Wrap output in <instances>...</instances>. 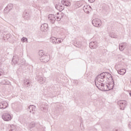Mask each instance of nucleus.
Listing matches in <instances>:
<instances>
[{"instance_id":"nucleus-11","label":"nucleus","mask_w":131,"mask_h":131,"mask_svg":"<svg viewBox=\"0 0 131 131\" xmlns=\"http://www.w3.org/2000/svg\"><path fill=\"white\" fill-rule=\"evenodd\" d=\"M83 10L86 14L90 13V10H91V7L89 5H85L83 7Z\"/></svg>"},{"instance_id":"nucleus-4","label":"nucleus","mask_w":131,"mask_h":131,"mask_svg":"<svg viewBox=\"0 0 131 131\" xmlns=\"http://www.w3.org/2000/svg\"><path fill=\"white\" fill-rule=\"evenodd\" d=\"M104 78H105V73H102L97 76L96 78V80L103 82L104 81Z\"/></svg>"},{"instance_id":"nucleus-26","label":"nucleus","mask_w":131,"mask_h":131,"mask_svg":"<svg viewBox=\"0 0 131 131\" xmlns=\"http://www.w3.org/2000/svg\"><path fill=\"white\" fill-rule=\"evenodd\" d=\"M10 131H16V127L14 125H11Z\"/></svg>"},{"instance_id":"nucleus-12","label":"nucleus","mask_w":131,"mask_h":131,"mask_svg":"<svg viewBox=\"0 0 131 131\" xmlns=\"http://www.w3.org/2000/svg\"><path fill=\"white\" fill-rule=\"evenodd\" d=\"M13 9V5L12 4H8L7 7L5 8L4 11L6 12V13H9L10 10Z\"/></svg>"},{"instance_id":"nucleus-22","label":"nucleus","mask_w":131,"mask_h":131,"mask_svg":"<svg viewBox=\"0 0 131 131\" xmlns=\"http://www.w3.org/2000/svg\"><path fill=\"white\" fill-rule=\"evenodd\" d=\"M23 16L24 17V18L25 19H26L27 20H29V13H27V12H25Z\"/></svg>"},{"instance_id":"nucleus-32","label":"nucleus","mask_w":131,"mask_h":131,"mask_svg":"<svg viewBox=\"0 0 131 131\" xmlns=\"http://www.w3.org/2000/svg\"><path fill=\"white\" fill-rule=\"evenodd\" d=\"M55 18H56V20L57 21H60V20H61L60 17L59 16H58V15H56V16H55Z\"/></svg>"},{"instance_id":"nucleus-30","label":"nucleus","mask_w":131,"mask_h":131,"mask_svg":"<svg viewBox=\"0 0 131 131\" xmlns=\"http://www.w3.org/2000/svg\"><path fill=\"white\" fill-rule=\"evenodd\" d=\"M30 127H34V126H35V123L34 122H31L30 124Z\"/></svg>"},{"instance_id":"nucleus-9","label":"nucleus","mask_w":131,"mask_h":131,"mask_svg":"<svg viewBox=\"0 0 131 131\" xmlns=\"http://www.w3.org/2000/svg\"><path fill=\"white\" fill-rule=\"evenodd\" d=\"M95 85L97 86V88L99 89V90H100L101 88H102V85L104 84V83H103V82H101V81H98L96 79H95Z\"/></svg>"},{"instance_id":"nucleus-31","label":"nucleus","mask_w":131,"mask_h":131,"mask_svg":"<svg viewBox=\"0 0 131 131\" xmlns=\"http://www.w3.org/2000/svg\"><path fill=\"white\" fill-rule=\"evenodd\" d=\"M19 64H20V65L21 66L25 65V60L24 59L21 60L20 61V63H19Z\"/></svg>"},{"instance_id":"nucleus-15","label":"nucleus","mask_w":131,"mask_h":131,"mask_svg":"<svg viewBox=\"0 0 131 131\" xmlns=\"http://www.w3.org/2000/svg\"><path fill=\"white\" fill-rule=\"evenodd\" d=\"M100 91H103L104 92H106L107 91H109L110 90L108 88V86L107 85L103 84L100 88Z\"/></svg>"},{"instance_id":"nucleus-29","label":"nucleus","mask_w":131,"mask_h":131,"mask_svg":"<svg viewBox=\"0 0 131 131\" xmlns=\"http://www.w3.org/2000/svg\"><path fill=\"white\" fill-rule=\"evenodd\" d=\"M57 16L58 17H60V18L62 19L63 18V16H64V14L63 13H60V14H59V13L58 12L57 13Z\"/></svg>"},{"instance_id":"nucleus-6","label":"nucleus","mask_w":131,"mask_h":131,"mask_svg":"<svg viewBox=\"0 0 131 131\" xmlns=\"http://www.w3.org/2000/svg\"><path fill=\"white\" fill-rule=\"evenodd\" d=\"M19 60V56H18V55L13 56L12 60V64H14V65L18 64V65H19V64H20V62H18Z\"/></svg>"},{"instance_id":"nucleus-19","label":"nucleus","mask_w":131,"mask_h":131,"mask_svg":"<svg viewBox=\"0 0 131 131\" xmlns=\"http://www.w3.org/2000/svg\"><path fill=\"white\" fill-rule=\"evenodd\" d=\"M119 49L121 52H122V51H124V49H125V45L122 43H120L119 46Z\"/></svg>"},{"instance_id":"nucleus-20","label":"nucleus","mask_w":131,"mask_h":131,"mask_svg":"<svg viewBox=\"0 0 131 131\" xmlns=\"http://www.w3.org/2000/svg\"><path fill=\"white\" fill-rule=\"evenodd\" d=\"M0 83L1 84H10V81L8 80L3 79L1 81Z\"/></svg>"},{"instance_id":"nucleus-36","label":"nucleus","mask_w":131,"mask_h":131,"mask_svg":"<svg viewBox=\"0 0 131 131\" xmlns=\"http://www.w3.org/2000/svg\"><path fill=\"white\" fill-rule=\"evenodd\" d=\"M56 45L58 44V38H55V40Z\"/></svg>"},{"instance_id":"nucleus-13","label":"nucleus","mask_w":131,"mask_h":131,"mask_svg":"<svg viewBox=\"0 0 131 131\" xmlns=\"http://www.w3.org/2000/svg\"><path fill=\"white\" fill-rule=\"evenodd\" d=\"M61 4L63 6H66V7H70L71 6V4L68 0H63L61 1Z\"/></svg>"},{"instance_id":"nucleus-5","label":"nucleus","mask_w":131,"mask_h":131,"mask_svg":"<svg viewBox=\"0 0 131 131\" xmlns=\"http://www.w3.org/2000/svg\"><path fill=\"white\" fill-rule=\"evenodd\" d=\"M41 62H43L44 63H47L50 61V55H43L41 56L40 58Z\"/></svg>"},{"instance_id":"nucleus-18","label":"nucleus","mask_w":131,"mask_h":131,"mask_svg":"<svg viewBox=\"0 0 131 131\" xmlns=\"http://www.w3.org/2000/svg\"><path fill=\"white\" fill-rule=\"evenodd\" d=\"M55 8L57 10H58V11H63V10H64V6L60 5V4H58V5H57L56 6H55Z\"/></svg>"},{"instance_id":"nucleus-16","label":"nucleus","mask_w":131,"mask_h":131,"mask_svg":"<svg viewBox=\"0 0 131 131\" xmlns=\"http://www.w3.org/2000/svg\"><path fill=\"white\" fill-rule=\"evenodd\" d=\"M118 73L120 75H124L126 73V70L125 69H122L118 70Z\"/></svg>"},{"instance_id":"nucleus-27","label":"nucleus","mask_w":131,"mask_h":131,"mask_svg":"<svg viewBox=\"0 0 131 131\" xmlns=\"http://www.w3.org/2000/svg\"><path fill=\"white\" fill-rule=\"evenodd\" d=\"M51 39L52 43H53L54 45H56V41H55V40H56V38L55 37H52L51 38Z\"/></svg>"},{"instance_id":"nucleus-24","label":"nucleus","mask_w":131,"mask_h":131,"mask_svg":"<svg viewBox=\"0 0 131 131\" xmlns=\"http://www.w3.org/2000/svg\"><path fill=\"white\" fill-rule=\"evenodd\" d=\"M74 46L77 48H81V43L80 42H77L76 43H74Z\"/></svg>"},{"instance_id":"nucleus-17","label":"nucleus","mask_w":131,"mask_h":131,"mask_svg":"<svg viewBox=\"0 0 131 131\" xmlns=\"http://www.w3.org/2000/svg\"><path fill=\"white\" fill-rule=\"evenodd\" d=\"M48 29V25L47 24H43L41 26V30L42 31L46 32Z\"/></svg>"},{"instance_id":"nucleus-34","label":"nucleus","mask_w":131,"mask_h":131,"mask_svg":"<svg viewBox=\"0 0 131 131\" xmlns=\"http://www.w3.org/2000/svg\"><path fill=\"white\" fill-rule=\"evenodd\" d=\"M40 58L41 57H42V56H46V55L43 54V53H39Z\"/></svg>"},{"instance_id":"nucleus-3","label":"nucleus","mask_w":131,"mask_h":131,"mask_svg":"<svg viewBox=\"0 0 131 131\" xmlns=\"http://www.w3.org/2000/svg\"><path fill=\"white\" fill-rule=\"evenodd\" d=\"M118 104L120 107L121 110H124L125 106L127 105V102H126L125 100H121L118 102Z\"/></svg>"},{"instance_id":"nucleus-28","label":"nucleus","mask_w":131,"mask_h":131,"mask_svg":"<svg viewBox=\"0 0 131 131\" xmlns=\"http://www.w3.org/2000/svg\"><path fill=\"white\" fill-rule=\"evenodd\" d=\"M25 85H26V86H27V88H28L29 86H30V82L28 81H25Z\"/></svg>"},{"instance_id":"nucleus-23","label":"nucleus","mask_w":131,"mask_h":131,"mask_svg":"<svg viewBox=\"0 0 131 131\" xmlns=\"http://www.w3.org/2000/svg\"><path fill=\"white\" fill-rule=\"evenodd\" d=\"M110 36L112 37V38H117L118 37V36L117 35L112 33L110 34Z\"/></svg>"},{"instance_id":"nucleus-14","label":"nucleus","mask_w":131,"mask_h":131,"mask_svg":"<svg viewBox=\"0 0 131 131\" xmlns=\"http://www.w3.org/2000/svg\"><path fill=\"white\" fill-rule=\"evenodd\" d=\"M28 111L30 112V113L34 114V111H35V106L30 105L28 107Z\"/></svg>"},{"instance_id":"nucleus-37","label":"nucleus","mask_w":131,"mask_h":131,"mask_svg":"<svg viewBox=\"0 0 131 131\" xmlns=\"http://www.w3.org/2000/svg\"><path fill=\"white\" fill-rule=\"evenodd\" d=\"M90 3H94L95 0H88Z\"/></svg>"},{"instance_id":"nucleus-8","label":"nucleus","mask_w":131,"mask_h":131,"mask_svg":"<svg viewBox=\"0 0 131 131\" xmlns=\"http://www.w3.org/2000/svg\"><path fill=\"white\" fill-rule=\"evenodd\" d=\"M9 107V103L7 101H2L0 102V109H6Z\"/></svg>"},{"instance_id":"nucleus-33","label":"nucleus","mask_w":131,"mask_h":131,"mask_svg":"<svg viewBox=\"0 0 131 131\" xmlns=\"http://www.w3.org/2000/svg\"><path fill=\"white\" fill-rule=\"evenodd\" d=\"M57 42L58 43H61V42H62V41H61V39L57 38Z\"/></svg>"},{"instance_id":"nucleus-2","label":"nucleus","mask_w":131,"mask_h":131,"mask_svg":"<svg viewBox=\"0 0 131 131\" xmlns=\"http://www.w3.org/2000/svg\"><path fill=\"white\" fill-rule=\"evenodd\" d=\"M2 117L4 121H11L12 120V116L8 113L3 114Z\"/></svg>"},{"instance_id":"nucleus-35","label":"nucleus","mask_w":131,"mask_h":131,"mask_svg":"<svg viewBox=\"0 0 131 131\" xmlns=\"http://www.w3.org/2000/svg\"><path fill=\"white\" fill-rule=\"evenodd\" d=\"M3 74V70L0 69V76Z\"/></svg>"},{"instance_id":"nucleus-7","label":"nucleus","mask_w":131,"mask_h":131,"mask_svg":"<svg viewBox=\"0 0 131 131\" xmlns=\"http://www.w3.org/2000/svg\"><path fill=\"white\" fill-rule=\"evenodd\" d=\"M48 19L50 23L54 24V23H55V21H56V16L53 14H49L48 15Z\"/></svg>"},{"instance_id":"nucleus-10","label":"nucleus","mask_w":131,"mask_h":131,"mask_svg":"<svg viewBox=\"0 0 131 131\" xmlns=\"http://www.w3.org/2000/svg\"><path fill=\"white\" fill-rule=\"evenodd\" d=\"M89 46L90 49H97L98 48V42L97 41L91 42Z\"/></svg>"},{"instance_id":"nucleus-21","label":"nucleus","mask_w":131,"mask_h":131,"mask_svg":"<svg viewBox=\"0 0 131 131\" xmlns=\"http://www.w3.org/2000/svg\"><path fill=\"white\" fill-rule=\"evenodd\" d=\"M38 81L41 84H42L46 82V78L40 77Z\"/></svg>"},{"instance_id":"nucleus-25","label":"nucleus","mask_w":131,"mask_h":131,"mask_svg":"<svg viewBox=\"0 0 131 131\" xmlns=\"http://www.w3.org/2000/svg\"><path fill=\"white\" fill-rule=\"evenodd\" d=\"M21 41H22V42H28V39L24 37L21 39Z\"/></svg>"},{"instance_id":"nucleus-1","label":"nucleus","mask_w":131,"mask_h":131,"mask_svg":"<svg viewBox=\"0 0 131 131\" xmlns=\"http://www.w3.org/2000/svg\"><path fill=\"white\" fill-rule=\"evenodd\" d=\"M92 24L95 27H100L102 26V21L98 18H95L92 20Z\"/></svg>"}]
</instances>
